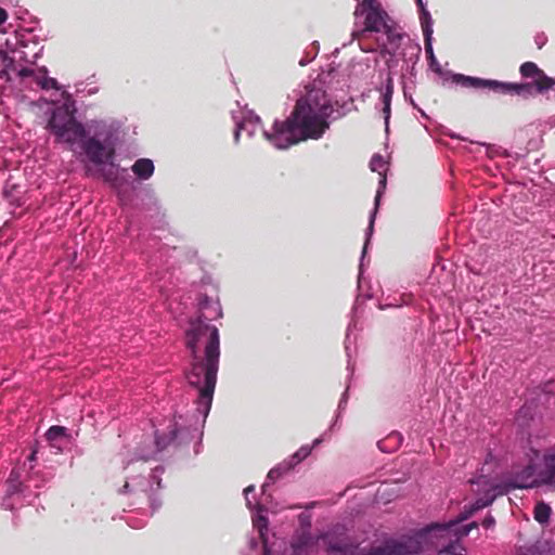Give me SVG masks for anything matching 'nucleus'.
<instances>
[{"label":"nucleus","mask_w":555,"mask_h":555,"mask_svg":"<svg viewBox=\"0 0 555 555\" xmlns=\"http://www.w3.org/2000/svg\"><path fill=\"white\" fill-rule=\"evenodd\" d=\"M209 321L197 317L190 321L185 332V346L192 358L185 378L198 391L195 412L189 424L182 415H175L167 431L155 430L156 450L153 453L164 451L176 441L181 443L188 439H197L194 452H201L203 429L212 404L220 359L219 331Z\"/></svg>","instance_id":"obj_1"},{"label":"nucleus","mask_w":555,"mask_h":555,"mask_svg":"<svg viewBox=\"0 0 555 555\" xmlns=\"http://www.w3.org/2000/svg\"><path fill=\"white\" fill-rule=\"evenodd\" d=\"M76 106L67 101L56 106L48 122L59 142L74 145L79 142L88 160L100 168V173L116 193L119 205L130 206L133 196L128 169L115 163L118 129L105 120H90L87 127L76 119Z\"/></svg>","instance_id":"obj_2"},{"label":"nucleus","mask_w":555,"mask_h":555,"mask_svg":"<svg viewBox=\"0 0 555 555\" xmlns=\"http://www.w3.org/2000/svg\"><path fill=\"white\" fill-rule=\"evenodd\" d=\"M347 103H333L321 81L306 87L291 116L283 121L275 120L270 130H262L266 140L279 150L307 139L318 140L330 128L333 120L344 117Z\"/></svg>","instance_id":"obj_3"},{"label":"nucleus","mask_w":555,"mask_h":555,"mask_svg":"<svg viewBox=\"0 0 555 555\" xmlns=\"http://www.w3.org/2000/svg\"><path fill=\"white\" fill-rule=\"evenodd\" d=\"M393 22L397 34L399 38L395 42H390L388 35L385 31H374L367 30L359 34L357 37H353L356 31H361L364 27L363 18L354 22V29L351 33V40H360V38L364 37L367 33H374L382 35V38H377V44L380 48V53L383 55L388 54L389 59L386 61L387 70L380 72L379 77L382 79L380 86L376 89L380 92V100L383 103V114L385 120L386 131H388L390 112H391V100L393 94V75L397 73L396 68L399 65V62L402 61L401 65V78L412 79L416 76L415 65L418 62L421 47L418 44H410L403 49V51L397 55L396 52L399 49L400 42L402 40V33L400 31V27L398 24L390 17Z\"/></svg>","instance_id":"obj_4"},{"label":"nucleus","mask_w":555,"mask_h":555,"mask_svg":"<svg viewBox=\"0 0 555 555\" xmlns=\"http://www.w3.org/2000/svg\"><path fill=\"white\" fill-rule=\"evenodd\" d=\"M506 485L512 489H529L542 485L555 488V451L547 450L543 454L539 468L528 464L521 470L512 474Z\"/></svg>","instance_id":"obj_5"},{"label":"nucleus","mask_w":555,"mask_h":555,"mask_svg":"<svg viewBox=\"0 0 555 555\" xmlns=\"http://www.w3.org/2000/svg\"><path fill=\"white\" fill-rule=\"evenodd\" d=\"M357 2L353 15L354 20L363 18V29L356 31L353 37L367 30L385 31L390 39L395 42L399 36L397 34L393 22L390 20L389 14L385 11L378 0H354Z\"/></svg>","instance_id":"obj_6"},{"label":"nucleus","mask_w":555,"mask_h":555,"mask_svg":"<svg viewBox=\"0 0 555 555\" xmlns=\"http://www.w3.org/2000/svg\"><path fill=\"white\" fill-rule=\"evenodd\" d=\"M452 533L447 522H431L402 540L386 538L385 547L387 555H415L424 551L427 539L431 534Z\"/></svg>","instance_id":"obj_7"},{"label":"nucleus","mask_w":555,"mask_h":555,"mask_svg":"<svg viewBox=\"0 0 555 555\" xmlns=\"http://www.w3.org/2000/svg\"><path fill=\"white\" fill-rule=\"evenodd\" d=\"M163 473L164 467L157 466L152 470L149 477H128L122 489L119 490V493L134 495L139 503H149L152 515L162 505L160 501L155 496V492L160 489V476Z\"/></svg>","instance_id":"obj_8"},{"label":"nucleus","mask_w":555,"mask_h":555,"mask_svg":"<svg viewBox=\"0 0 555 555\" xmlns=\"http://www.w3.org/2000/svg\"><path fill=\"white\" fill-rule=\"evenodd\" d=\"M452 81L464 88L487 90L495 94L518 95L526 98L530 93L531 87L528 85H518L517 82H504L495 79H485L479 77L466 76L463 74H453Z\"/></svg>","instance_id":"obj_9"},{"label":"nucleus","mask_w":555,"mask_h":555,"mask_svg":"<svg viewBox=\"0 0 555 555\" xmlns=\"http://www.w3.org/2000/svg\"><path fill=\"white\" fill-rule=\"evenodd\" d=\"M370 168L372 171L378 172L379 181H378V188H377L376 195H375L374 208L370 214L369 225L365 231V242H364V246H363V250H362V255H361V259H360V264H359V275H358L359 284L361 283L362 276H363L364 257H365L366 249L370 244L371 237L373 235L376 214H377V210L379 207L382 195L384 194V191H385L386 184H387L386 162L382 155H379V154L373 155V157L371 158V162H370Z\"/></svg>","instance_id":"obj_10"},{"label":"nucleus","mask_w":555,"mask_h":555,"mask_svg":"<svg viewBox=\"0 0 555 555\" xmlns=\"http://www.w3.org/2000/svg\"><path fill=\"white\" fill-rule=\"evenodd\" d=\"M496 488L498 487H491V490L487 491L483 496L476 499L469 506H465L464 511L461 512L455 519L447 521L455 538H465L469 534L472 529L477 528L478 525L476 521H472L466 525H463V521L472 517L477 511L491 505L495 499V494L492 493V490H495Z\"/></svg>","instance_id":"obj_11"},{"label":"nucleus","mask_w":555,"mask_h":555,"mask_svg":"<svg viewBox=\"0 0 555 555\" xmlns=\"http://www.w3.org/2000/svg\"><path fill=\"white\" fill-rule=\"evenodd\" d=\"M37 493L30 490V486L22 479L20 468H13L7 480V491L2 505L7 509H14L16 505L30 503Z\"/></svg>","instance_id":"obj_12"},{"label":"nucleus","mask_w":555,"mask_h":555,"mask_svg":"<svg viewBox=\"0 0 555 555\" xmlns=\"http://www.w3.org/2000/svg\"><path fill=\"white\" fill-rule=\"evenodd\" d=\"M244 496L246 501L247 508L253 512L251 520L253 526L257 529L261 542L263 544L264 554L270 553L269 541H268V508L263 503H259L256 501L255 496V486L250 485L244 489Z\"/></svg>","instance_id":"obj_13"},{"label":"nucleus","mask_w":555,"mask_h":555,"mask_svg":"<svg viewBox=\"0 0 555 555\" xmlns=\"http://www.w3.org/2000/svg\"><path fill=\"white\" fill-rule=\"evenodd\" d=\"M520 74L524 78H532V82H517L518 85H528L531 87L530 93L525 99L533 96L537 93H544L554 88L555 80L545 75L533 62H525L520 66Z\"/></svg>","instance_id":"obj_14"},{"label":"nucleus","mask_w":555,"mask_h":555,"mask_svg":"<svg viewBox=\"0 0 555 555\" xmlns=\"http://www.w3.org/2000/svg\"><path fill=\"white\" fill-rule=\"evenodd\" d=\"M241 116H237L235 113L232 114V117L235 121V130H234V141L237 143L241 133L246 132L248 138L254 137V134L261 129V120L260 117L251 111L240 112Z\"/></svg>","instance_id":"obj_15"},{"label":"nucleus","mask_w":555,"mask_h":555,"mask_svg":"<svg viewBox=\"0 0 555 555\" xmlns=\"http://www.w3.org/2000/svg\"><path fill=\"white\" fill-rule=\"evenodd\" d=\"M17 76L21 79L33 78L34 81L43 90H60L57 80L55 78L48 77V69L44 66L38 68L37 72L29 67H22L17 70Z\"/></svg>","instance_id":"obj_16"},{"label":"nucleus","mask_w":555,"mask_h":555,"mask_svg":"<svg viewBox=\"0 0 555 555\" xmlns=\"http://www.w3.org/2000/svg\"><path fill=\"white\" fill-rule=\"evenodd\" d=\"M319 540L320 535H313L311 531H296L291 541L292 555H308Z\"/></svg>","instance_id":"obj_17"},{"label":"nucleus","mask_w":555,"mask_h":555,"mask_svg":"<svg viewBox=\"0 0 555 555\" xmlns=\"http://www.w3.org/2000/svg\"><path fill=\"white\" fill-rule=\"evenodd\" d=\"M345 530L340 526H336L332 530L321 533L320 538L327 544V552L331 554H345L349 550V542L346 541Z\"/></svg>","instance_id":"obj_18"},{"label":"nucleus","mask_w":555,"mask_h":555,"mask_svg":"<svg viewBox=\"0 0 555 555\" xmlns=\"http://www.w3.org/2000/svg\"><path fill=\"white\" fill-rule=\"evenodd\" d=\"M198 307L201 310V314L205 320H216L222 317V309L220 302L218 300H214L207 295H203L198 301Z\"/></svg>","instance_id":"obj_19"},{"label":"nucleus","mask_w":555,"mask_h":555,"mask_svg":"<svg viewBox=\"0 0 555 555\" xmlns=\"http://www.w3.org/2000/svg\"><path fill=\"white\" fill-rule=\"evenodd\" d=\"M131 171L138 180L145 181L153 176L155 166L150 158H139L131 166Z\"/></svg>","instance_id":"obj_20"},{"label":"nucleus","mask_w":555,"mask_h":555,"mask_svg":"<svg viewBox=\"0 0 555 555\" xmlns=\"http://www.w3.org/2000/svg\"><path fill=\"white\" fill-rule=\"evenodd\" d=\"M291 468L292 464L282 463L269 470L266 481L261 486V496L263 501H267L268 488Z\"/></svg>","instance_id":"obj_21"},{"label":"nucleus","mask_w":555,"mask_h":555,"mask_svg":"<svg viewBox=\"0 0 555 555\" xmlns=\"http://www.w3.org/2000/svg\"><path fill=\"white\" fill-rule=\"evenodd\" d=\"M433 34H434V29L423 31L424 42H425V52L429 60L430 68L436 73H440L441 66H440L439 62L437 61V59L434 54V49H433Z\"/></svg>","instance_id":"obj_22"},{"label":"nucleus","mask_w":555,"mask_h":555,"mask_svg":"<svg viewBox=\"0 0 555 555\" xmlns=\"http://www.w3.org/2000/svg\"><path fill=\"white\" fill-rule=\"evenodd\" d=\"M46 438L53 448L61 449V444L59 442L67 440V429L63 426H51L46 433Z\"/></svg>","instance_id":"obj_23"},{"label":"nucleus","mask_w":555,"mask_h":555,"mask_svg":"<svg viewBox=\"0 0 555 555\" xmlns=\"http://www.w3.org/2000/svg\"><path fill=\"white\" fill-rule=\"evenodd\" d=\"M345 555H387L385 547V540L382 545L372 546L370 548H361L359 545L349 544V550L345 553Z\"/></svg>","instance_id":"obj_24"},{"label":"nucleus","mask_w":555,"mask_h":555,"mask_svg":"<svg viewBox=\"0 0 555 555\" xmlns=\"http://www.w3.org/2000/svg\"><path fill=\"white\" fill-rule=\"evenodd\" d=\"M402 442L400 433L393 431L386 439L377 442V447L382 452L388 453L399 447Z\"/></svg>","instance_id":"obj_25"},{"label":"nucleus","mask_w":555,"mask_h":555,"mask_svg":"<svg viewBox=\"0 0 555 555\" xmlns=\"http://www.w3.org/2000/svg\"><path fill=\"white\" fill-rule=\"evenodd\" d=\"M416 4L420 12L422 31L433 30L434 21L430 12L426 8V3L423 0H416Z\"/></svg>","instance_id":"obj_26"},{"label":"nucleus","mask_w":555,"mask_h":555,"mask_svg":"<svg viewBox=\"0 0 555 555\" xmlns=\"http://www.w3.org/2000/svg\"><path fill=\"white\" fill-rule=\"evenodd\" d=\"M353 328H356V321L352 318L351 321L348 324L347 332H346V339H345V350H346V354H347V358H348L347 370L349 371V376L350 377H351V375L353 373V366L351 364L352 344H353V341L351 340V335H352V330Z\"/></svg>","instance_id":"obj_27"},{"label":"nucleus","mask_w":555,"mask_h":555,"mask_svg":"<svg viewBox=\"0 0 555 555\" xmlns=\"http://www.w3.org/2000/svg\"><path fill=\"white\" fill-rule=\"evenodd\" d=\"M551 513L552 509L548 504L539 502L534 506L533 516L539 524L545 525L550 521Z\"/></svg>","instance_id":"obj_28"},{"label":"nucleus","mask_w":555,"mask_h":555,"mask_svg":"<svg viewBox=\"0 0 555 555\" xmlns=\"http://www.w3.org/2000/svg\"><path fill=\"white\" fill-rule=\"evenodd\" d=\"M0 59L3 64V68L0 70V78L10 80V70H15L14 59L10 57L3 50H0Z\"/></svg>","instance_id":"obj_29"},{"label":"nucleus","mask_w":555,"mask_h":555,"mask_svg":"<svg viewBox=\"0 0 555 555\" xmlns=\"http://www.w3.org/2000/svg\"><path fill=\"white\" fill-rule=\"evenodd\" d=\"M312 447L308 444L302 446L292 455V459L287 464H292V467L299 464L301 461H304L306 457L310 455Z\"/></svg>","instance_id":"obj_30"},{"label":"nucleus","mask_w":555,"mask_h":555,"mask_svg":"<svg viewBox=\"0 0 555 555\" xmlns=\"http://www.w3.org/2000/svg\"><path fill=\"white\" fill-rule=\"evenodd\" d=\"M459 540L460 539L456 538V541L448 543L439 551V554L464 555L463 552H465L466 548L459 543Z\"/></svg>","instance_id":"obj_31"},{"label":"nucleus","mask_w":555,"mask_h":555,"mask_svg":"<svg viewBox=\"0 0 555 555\" xmlns=\"http://www.w3.org/2000/svg\"><path fill=\"white\" fill-rule=\"evenodd\" d=\"M348 391H349V386L346 388V390L344 391V393L341 395V398L339 400V403H338V406H337V414H336V418L334 421V423L332 424L331 426V429L335 427L338 418L340 417L343 411L346 409L347 406V402H348Z\"/></svg>","instance_id":"obj_32"},{"label":"nucleus","mask_w":555,"mask_h":555,"mask_svg":"<svg viewBox=\"0 0 555 555\" xmlns=\"http://www.w3.org/2000/svg\"><path fill=\"white\" fill-rule=\"evenodd\" d=\"M127 524L134 529L142 528L146 524V516L139 518L137 516H128Z\"/></svg>","instance_id":"obj_33"},{"label":"nucleus","mask_w":555,"mask_h":555,"mask_svg":"<svg viewBox=\"0 0 555 555\" xmlns=\"http://www.w3.org/2000/svg\"><path fill=\"white\" fill-rule=\"evenodd\" d=\"M300 530L311 531V516L309 514L301 513L298 517Z\"/></svg>","instance_id":"obj_34"},{"label":"nucleus","mask_w":555,"mask_h":555,"mask_svg":"<svg viewBox=\"0 0 555 555\" xmlns=\"http://www.w3.org/2000/svg\"><path fill=\"white\" fill-rule=\"evenodd\" d=\"M153 454H150V453H138L135 454V456L133 459H131L130 461H128L126 463V465L124 466V468H128L130 465L132 464H135L140 461H143V462H146L149 459L152 457Z\"/></svg>","instance_id":"obj_35"},{"label":"nucleus","mask_w":555,"mask_h":555,"mask_svg":"<svg viewBox=\"0 0 555 555\" xmlns=\"http://www.w3.org/2000/svg\"><path fill=\"white\" fill-rule=\"evenodd\" d=\"M481 525H482V527H483V528H486V529H490V528L494 527V525H495V519H494V517H493L492 515H490V514H489V515H487V516L483 518V520H482Z\"/></svg>","instance_id":"obj_36"},{"label":"nucleus","mask_w":555,"mask_h":555,"mask_svg":"<svg viewBox=\"0 0 555 555\" xmlns=\"http://www.w3.org/2000/svg\"><path fill=\"white\" fill-rule=\"evenodd\" d=\"M547 41V38L544 34H537L534 37V42L539 49L543 48Z\"/></svg>","instance_id":"obj_37"},{"label":"nucleus","mask_w":555,"mask_h":555,"mask_svg":"<svg viewBox=\"0 0 555 555\" xmlns=\"http://www.w3.org/2000/svg\"><path fill=\"white\" fill-rule=\"evenodd\" d=\"M524 555H540V551L537 546L532 545L526 548V553Z\"/></svg>","instance_id":"obj_38"},{"label":"nucleus","mask_w":555,"mask_h":555,"mask_svg":"<svg viewBox=\"0 0 555 555\" xmlns=\"http://www.w3.org/2000/svg\"><path fill=\"white\" fill-rule=\"evenodd\" d=\"M8 20V13L7 11L0 7V26L5 23Z\"/></svg>","instance_id":"obj_39"},{"label":"nucleus","mask_w":555,"mask_h":555,"mask_svg":"<svg viewBox=\"0 0 555 555\" xmlns=\"http://www.w3.org/2000/svg\"><path fill=\"white\" fill-rule=\"evenodd\" d=\"M37 451L33 450L30 454L27 456V461L29 462V468L33 467V462L36 461Z\"/></svg>","instance_id":"obj_40"},{"label":"nucleus","mask_w":555,"mask_h":555,"mask_svg":"<svg viewBox=\"0 0 555 555\" xmlns=\"http://www.w3.org/2000/svg\"><path fill=\"white\" fill-rule=\"evenodd\" d=\"M313 57H314V55H312L311 57H302V59H300L299 65L300 66H306L307 64H309L313 60Z\"/></svg>","instance_id":"obj_41"},{"label":"nucleus","mask_w":555,"mask_h":555,"mask_svg":"<svg viewBox=\"0 0 555 555\" xmlns=\"http://www.w3.org/2000/svg\"><path fill=\"white\" fill-rule=\"evenodd\" d=\"M409 102L414 108H416L422 114V116L426 117L425 113L416 105L412 96L409 98Z\"/></svg>","instance_id":"obj_42"},{"label":"nucleus","mask_w":555,"mask_h":555,"mask_svg":"<svg viewBox=\"0 0 555 555\" xmlns=\"http://www.w3.org/2000/svg\"><path fill=\"white\" fill-rule=\"evenodd\" d=\"M359 47L362 51L364 52H372L374 51L375 49L374 48H371V47H365L362 42H359Z\"/></svg>","instance_id":"obj_43"},{"label":"nucleus","mask_w":555,"mask_h":555,"mask_svg":"<svg viewBox=\"0 0 555 555\" xmlns=\"http://www.w3.org/2000/svg\"><path fill=\"white\" fill-rule=\"evenodd\" d=\"M399 306H400V304H398V302H390V304H386V305H382L380 304L379 308L383 310V309H385L387 307H399Z\"/></svg>","instance_id":"obj_44"},{"label":"nucleus","mask_w":555,"mask_h":555,"mask_svg":"<svg viewBox=\"0 0 555 555\" xmlns=\"http://www.w3.org/2000/svg\"><path fill=\"white\" fill-rule=\"evenodd\" d=\"M249 545H250V548H253V550L256 548L258 546L257 540L255 538H251L249 540Z\"/></svg>","instance_id":"obj_45"},{"label":"nucleus","mask_w":555,"mask_h":555,"mask_svg":"<svg viewBox=\"0 0 555 555\" xmlns=\"http://www.w3.org/2000/svg\"><path fill=\"white\" fill-rule=\"evenodd\" d=\"M322 440H323L322 437L314 439L313 442H312V446H311L312 449L314 447L319 446L322 442Z\"/></svg>","instance_id":"obj_46"},{"label":"nucleus","mask_w":555,"mask_h":555,"mask_svg":"<svg viewBox=\"0 0 555 555\" xmlns=\"http://www.w3.org/2000/svg\"><path fill=\"white\" fill-rule=\"evenodd\" d=\"M41 51H42V47H41V48H39V50H38V51L34 52V54H33V59H34V60H37V59L39 57V54H40V52H41Z\"/></svg>","instance_id":"obj_47"},{"label":"nucleus","mask_w":555,"mask_h":555,"mask_svg":"<svg viewBox=\"0 0 555 555\" xmlns=\"http://www.w3.org/2000/svg\"><path fill=\"white\" fill-rule=\"evenodd\" d=\"M481 479H483V477H480V478H478L477 480L470 479V483H473V485H474V483L479 485V483L481 482Z\"/></svg>","instance_id":"obj_48"},{"label":"nucleus","mask_w":555,"mask_h":555,"mask_svg":"<svg viewBox=\"0 0 555 555\" xmlns=\"http://www.w3.org/2000/svg\"><path fill=\"white\" fill-rule=\"evenodd\" d=\"M312 46H313V48H314V50H315V51H314V55H315V54L318 53L319 46H318V43H317V42H312Z\"/></svg>","instance_id":"obj_49"},{"label":"nucleus","mask_w":555,"mask_h":555,"mask_svg":"<svg viewBox=\"0 0 555 555\" xmlns=\"http://www.w3.org/2000/svg\"><path fill=\"white\" fill-rule=\"evenodd\" d=\"M403 89H405V87H403ZM403 92H404V98L408 99L406 90H403Z\"/></svg>","instance_id":"obj_50"}]
</instances>
